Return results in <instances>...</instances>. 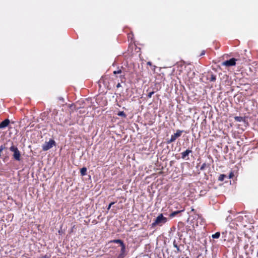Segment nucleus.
I'll return each instance as SVG.
<instances>
[{
	"instance_id": "obj_12",
	"label": "nucleus",
	"mask_w": 258,
	"mask_h": 258,
	"mask_svg": "<svg viewBox=\"0 0 258 258\" xmlns=\"http://www.w3.org/2000/svg\"><path fill=\"white\" fill-rule=\"evenodd\" d=\"M220 232H216V233H215L214 234H213L212 235V237L213 238H218L220 237Z\"/></svg>"
},
{
	"instance_id": "obj_2",
	"label": "nucleus",
	"mask_w": 258,
	"mask_h": 258,
	"mask_svg": "<svg viewBox=\"0 0 258 258\" xmlns=\"http://www.w3.org/2000/svg\"><path fill=\"white\" fill-rule=\"evenodd\" d=\"M10 149L12 152H14L13 157L15 159L20 161L21 159V154L18 148L14 146H12L10 147Z\"/></svg>"
},
{
	"instance_id": "obj_7",
	"label": "nucleus",
	"mask_w": 258,
	"mask_h": 258,
	"mask_svg": "<svg viewBox=\"0 0 258 258\" xmlns=\"http://www.w3.org/2000/svg\"><path fill=\"white\" fill-rule=\"evenodd\" d=\"M10 121L9 119H6L0 123V128H4L7 127L10 123Z\"/></svg>"
},
{
	"instance_id": "obj_21",
	"label": "nucleus",
	"mask_w": 258,
	"mask_h": 258,
	"mask_svg": "<svg viewBox=\"0 0 258 258\" xmlns=\"http://www.w3.org/2000/svg\"><path fill=\"white\" fill-rule=\"evenodd\" d=\"M120 86V84H118L117 85V87H119Z\"/></svg>"
},
{
	"instance_id": "obj_16",
	"label": "nucleus",
	"mask_w": 258,
	"mask_h": 258,
	"mask_svg": "<svg viewBox=\"0 0 258 258\" xmlns=\"http://www.w3.org/2000/svg\"><path fill=\"white\" fill-rule=\"evenodd\" d=\"M121 70H118L117 71H114L113 73L114 74H120V73H121Z\"/></svg>"
},
{
	"instance_id": "obj_6",
	"label": "nucleus",
	"mask_w": 258,
	"mask_h": 258,
	"mask_svg": "<svg viewBox=\"0 0 258 258\" xmlns=\"http://www.w3.org/2000/svg\"><path fill=\"white\" fill-rule=\"evenodd\" d=\"M121 246L120 252L117 258H123L126 255L125 246L124 244H122Z\"/></svg>"
},
{
	"instance_id": "obj_18",
	"label": "nucleus",
	"mask_w": 258,
	"mask_h": 258,
	"mask_svg": "<svg viewBox=\"0 0 258 258\" xmlns=\"http://www.w3.org/2000/svg\"><path fill=\"white\" fill-rule=\"evenodd\" d=\"M233 173L232 172H231L229 174V178H232V177L233 176Z\"/></svg>"
},
{
	"instance_id": "obj_8",
	"label": "nucleus",
	"mask_w": 258,
	"mask_h": 258,
	"mask_svg": "<svg viewBox=\"0 0 258 258\" xmlns=\"http://www.w3.org/2000/svg\"><path fill=\"white\" fill-rule=\"evenodd\" d=\"M191 152V150H186L185 151L183 152L182 153V158H185L188 155V154Z\"/></svg>"
},
{
	"instance_id": "obj_17",
	"label": "nucleus",
	"mask_w": 258,
	"mask_h": 258,
	"mask_svg": "<svg viewBox=\"0 0 258 258\" xmlns=\"http://www.w3.org/2000/svg\"><path fill=\"white\" fill-rule=\"evenodd\" d=\"M114 204V202H112V203H111L109 205V206H108V208H107V209H108V210H109V209H110V208H111V206H112V205H113Z\"/></svg>"
},
{
	"instance_id": "obj_15",
	"label": "nucleus",
	"mask_w": 258,
	"mask_h": 258,
	"mask_svg": "<svg viewBox=\"0 0 258 258\" xmlns=\"http://www.w3.org/2000/svg\"><path fill=\"white\" fill-rule=\"evenodd\" d=\"M235 119L238 121H241L242 120V118L241 117L236 116Z\"/></svg>"
},
{
	"instance_id": "obj_1",
	"label": "nucleus",
	"mask_w": 258,
	"mask_h": 258,
	"mask_svg": "<svg viewBox=\"0 0 258 258\" xmlns=\"http://www.w3.org/2000/svg\"><path fill=\"white\" fill-rule=\"evenodd\" d=\"M167 221V218L163 216L162 214H159L156 218L155 221L152 223V227L157 226H161Z\"/></svg>"
},
{
	"instance_id": "obj_19",
	"label": "nucleus",
	"mask_w": 258,
	"mask_h": 258,
	"mask_svg": "<svg viewBox=\"0 0 258 258\" xmlns=\"http://www.w3.org/2000/svg\"><path fill=\"white\" fill-rule=\"evenodd\" d=\"M153 93H154L153 92H151V93H149V97H151L152 96V95Z\"/></svg>"
},
{
	"instance_id": "obj_10",
	"label": "nucleus",
	"mask_w": 258,
	"mask_h": 258,
	"mask_svg": "<svg viewBox=\"0 0 258 258\" xmlns=\"http://www.w3.org/2000/svg\"><path fill=\"white\" fill-rule=\"evenodd\" d=\"M183 210H181V211H175L172 213H171L170 214V217H173L174 216H175L176 215H177V214L180 213L181 212L183 211Z\"/></svg>"
},
{
	"instance_id": "obj_9",
	"label": "nucleus",
	"mask_w": 258,
	"mask_h": 258,
	"mask_svg": "<svg viewBox=\"0 0 258 258\" xmlns=\"http://www.w3.org/2000/svg\"><path fill=\"white\" fill-rule=\"evenodd\" d=\"M80 171L82 176L85 175L86 174L87 168L86 167H83L81 169Z\"/></svg>"
},
{
	"instance_id": "obj_20",
	"label": "nucleus",
	"mask_w": 258,
	"mask_h": 258,
	"mask_svg": "<svg viewBox=\"0 0 258 258\" xmlns=\"http://www.w3.org/2000/svg\"><path fill=\"white\" fill-rule=\"evenodd\" d=\"M147 64L149 65V66H151V62L149 61V62H147Z\"/></svg>"
},
{
	"instance_id": "obj_4",
	"label": "nucleus",
	"mask_w": 258,
	"mask_h": 258,
	"mask_svg": "<svg viewBox=\"0 0 258 258\" xmlns=\"http://www.w3.org/2000/svg\"><path fill=\"white\" fill-rule=\"evenodd\" d=\"M236 61V59L232 58L230 59L229 60H228L223 62L222 64L223 66H227V67L233 66L235 65Z\"/></svg>"
},
{
	"instance_id": "obj_13",
	"label": "nucleus",
	"mask_w": 258,
	"mask_h": 258,
	"mask_svg": "<svg viewBox=\"0 0 258 258\" xmlns=\"http://www.w3.org/2000/svg\"><path fill=\"white\" fill-rule=\"evenodd\" d=\"M117 114H118V116H123V117H126V115H125V114L124 113V112L123 111H119L117 113Z\"/></svg>"
},
{
	"instance_id": "obj_14",
	"label": "nucleus",
	"mask_w": 258,
	"mask_h": 258,
	"mask_svg": "<svg viewBox=\"0 0 258 258\" xmlns=\"http://www.w3.org/2000/svg\"><path fill=\"white\" fill-rule=\"evenodd\" d=\"M226 175L224 174H221L219 177V180L220 181H223Z\"/></svg>"
},
{
	"instance_id": "obj_11",
	"label": "nucleus",
	"mask_w": 258,
	"mask_h": 258,
	"mask_svg": "<svg viewBox=\"0 0 258 258\" xmlns=\"http://www.w3.org/2000/svg\"><path fill=\"white\" fill-rule=\"evenodd\" d=\"M111 242H114V243H119L120 244V246L122 245V244H124L122 241H121V240H119V239L113 240L111 241Z\"/></svg>"
},
{
	"instance_id": "obj_3",
	"label": "nucleus",
	"mask_w": 258,
	"mask_h": 258,
	"mask_svg": "<svg viewBox=\"0 0 258 258\" xmlns=\"http://www.w3.org/2000/svg\"><path fill=\"white\" fill-rule=\"evenodd\" d=\"M55 145V142L53 140H50L48 142H45L42 146L44 151H47Z\"/></svg>"
},
{
	"instance_id": "obj_5",
	"label": "nucleus",
	"mask_w": 258,
	"mask_h": 258,
	"mask_svg": "<svg viewBox=\"0 0 258 258\" xmlns=\"http://www.w3.org/2000/svg\"><path fill=\"white\" fill-rule=\"evenodd\" d=\"M182 131L178 130L176 133L171 136L170 140L168 142V143L174 142L177 138L181 135Z\"/></svg>"
}]
</instances>
